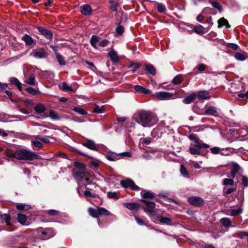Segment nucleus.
Segmentation results:
<instances>
[{"mask_svg":"<svg viewBox=\"0 0 248 248\" xmlns=\"http://www.w3.org/2000/svg\"><path fill=\"white\" fill-rule=\"evenodd\" d=\"M47 55V53L42 48L33 49L30 53L31 56L37 59L46 58Z\"/></svg>","mask_w":248,"mask_h":248,"instance_id":"0eeeda50","label":"nucleus"},{"mask_svg":"<svg viewBox=\"0 0 248 248\" xmlns=\"http://www.w3.org/2000/svg\"><path fill=\"white\" fill-rule=\"evenodd\" d=\"M155 96L158 99L161 100H168L174 99L177 98V96L175 94H173L170 92L161 91L156 92L155 94Z\"/></svg>","mask_w":248,"mask_h":248,"instance_id":"423d86ee","label":"nucleus"},{"mask_svg":"<svg viewBox=\"0 0 248 248\" xmlns=\"http://www.w3.org/2000/svg\"><path fill=\"white\" fill-rule=\"evenodd\" d=\"M141 201L145 203L146 205L150 209H148L146 208H144V211L146 213H150V215H154L155 214V212L152 210L155 208V204L153 202H151L146 200H142Z\"/></svg>","mask_w":248,"mask_h":248,"instance_id":"9b49d317","label":"nucleus"},{"mask_svg":"<svg viewBox=\"0 0 248 248\" xmlns=\"http://www.w3.org/2000/svg\"><path fill=\"white\" fill-rule=\"evenodd\" d=\"M38 30V31L46 38L48 39H51L52 38L53 34L50 31L44 29L42 27H39Z\"/></svg>","mask_w":248,"mask_h":248,"instance_id":"ddd939ff","label":"nucleus"},{"mask_svg":"<svg viewBox=\"0 0 248 248\" xmlns=\"http://www.w3.org/2000/svg\"><path fill=\"white\" fill-rule=\"evenodd\" d=\"M107 196L109 199H113L115 200H117L119 198V196L118 195V193L116 192H108Z\"/></svg>","mask_w":248,"mask_h":248,"instance_id":"37998d69","label":"nucleus"},{"mask_svg":"<svg viewBox=\"0 0 248 248\" xmlns=\"http://www.w3.org/2000/svg\"><path fill=\"white\" fill-rule=\"evenodd\" d=\"M74 175L78 182H83L85 185L92 184V181L89 179L90 174L87 171H78L75 172Z\"/></svg>","mask_w":248,"mask_h":248,"instance_id":"20e7f679","label":"nucleus"},{"mask_svg":"<svg viewBox=\"0 0 248 248\" xmlns=\"http://www.w3.org/2000/svg\"><path fill=\"white\" fill-rule=\"evenodd\" d=\"M25 82L30 85H34L35 84V76L34 75L32 74L30 75L29 77H27L26 75H25Z\"/></svg>","mask_w":248,"mask_h":248,"instance_id":"6ab92c4d","label":"nucleus"},{"mask_svg":"<svg viewBox=\"0 0 248 248\" xmlns=\"http://www.w3.org/2000/svg\"><path fill=\"white\" fill-rule=\"evenodd\" d=\"M73 110L82 115H86L87 114V112L82 108L80 107H75L73 108Z\"/></svg>","mask_w":248,"mask_h":248,"instance_id":"ea45409f","label":"nucleus"},{"mask_svg":"<svg viewBox=\"0 0 248 248\" xmlns=\"http://www.w3.org/2000/svg\"><path fill=\"white\" fill-rule=\"evenodd\" d=\"M47 213L51 216H58L59 215V212L58 211L51 209L47 211Z\"/></svg>","mask_w":248,"mask_h":248,"instance_id":"13d9d810","label":"nucleus"},{"mask_svg":"<svg viewBox=\"0 0 248 248\" xmlns=\"http://www.w3.org/2000/svg\"><path fill=\"white\" fill-rule=\"evenodd\" d=\"M93 112L96 113H103L105 112V109L103 106L100 107L99 106H95L93 108Z\"/></svg>","mask_w":248,"mask_h":248,"instance_id":"79ce46f5","label":"nucleus"},{"mask_svg":"<svg viewBox=\"0 0 248 248\" xmlns=\"http://www.w3.org/2000/svg\"><path fill=\"white\" fill-rule=\"evenodd\" d=\"M121 186L126 188H130L133 190L138 191L140 190V187L137 186L135 183L130 179H127L121 181Z\"/></svg>","mask_w":248,"mask_h":248,"instance_id":"6e6552de","label":"nucleus"},{"mask_svg":"<svg viewBox=\"0 0 248 248\" xmlns=\"http://www.w3.org/2000/svg\"><path fill=\"white\" fill-rule=\"evenodd\" d=\"M118 155H119V158H124L125 157H130L132 156L131 153L129 152H124L122 153H118Z\"/></svg>","mask_w":248,"mask_h":248,"instance_id":"3c124183","label":"nucleus"},{"mask_svg":"<svg viewBox=\"0 0 248 248\" xmlns=\"http://www.w3.org/2000/svg\"><path fill=\"white\" fill-rule=\"evenodd\" d=\"M22 39L25 42L26 45H31L33 43L32 38L30 35L26 34L22 38Z\"/></svg>","mask_w":248,"mask_h":248,"instance_id":"393cba45","label":"nucleus"},{"mask_svg":"<svg viewBox=\"0 0 248 248\" xmlns=\"http://www.w3.org/2000/svg\"><path fill=\"white\" fill-rule=\"evenodd\" d=\"M159 221L163 224H166L168 225H172L171 220L168 217L160 216L159 217Z\"/></svg>","mask_w":248,"mask_h":248,"instance_id":"a878e982","label":"nucleus"},{"mask_svg":"<svg viewBox=\"0 0 248 248\" xmlns=\"http://www.w3.org/2000/svg\"><path fill=\"white\" fill-rule=\"evenodd\" d=\"M239 133L240 134L243 135V136H245L248 135V128L247 127L246 129L241 128L239 130Z\"/></svg>","mask_w":248,"mask_h":248,"instance_id":"774afa93","label":"nucleus"},{"mask_svg":"<svg viewBox=\"0 0 248 248\" xmlns=\"http://www.w3.org/2000/svg\"><path fill=\"white\" fill-rule=\"evenodd\" d=\"M82 145L91 150L99 151L97 145L92 140H87L85 142L82 143Z\"/></svg>","mask_w":248,"mask_h":248,"instance_id":"f8f14e48","label":"nucleus"},{"mask_svg":"<svg viewBox=\"0 0 248 248\" xmlns=\"http://www.w3.org/2000/svg\"><path fill=\"white\" fill-rule=\"evenodd\" d=\"M234 184V181L232 179L225 178L223 180V185L225 186H232Z\"/></svg>","mask_w":248,"mask_h":248,"instance_id":"6e6d98bb","label":"nucleus"},{"mask_svg":"<svg viewBox=\"0 0 248 248\" xmlns=\"http://www.w3.org/2000/svg\"><path fill=\"white\" fill-rule=\"evenodd\" d=\"M197 96L200 99H207L210 98L209 92L206 91L199 92Z\"/></svg>","mask_w":248,"mask_h":248,"instance_id":"4be33fe9","label":"nucleus"},{"mask_svg":"<svg viewBox=\"0 0 248 248\" xmlns=\"http://www.w3.org/2000/svg\"><path fill=\"white\" fill-rule=\"evenodd\" d=\"M99 216H108L110 214V212L103 207H99L98 211Z\"/></svg>","mask_w":248,"mask_h":248,"instance_id":"f704fd0d","label":"nucleus"},{"mask_svg":"<svg viewBox=\"0 0 248 248\" xmlns=\"http://www.w3.org/2000/svg\"><path fill=\"white\" fill-rule=\"evenodd\" d=\"M16 107L18 108V110L23 114H28L30 113V110L28 107H27L26 108H21L18 105H16Z\"/></svg>","mask_w":248,"mask_h":248,"instance_id":"bf43d9fd","label":"nucleus"},{"mask_svg":"<svg viewBox=\"0 0 248 248\" xmlns=\"http://www.w3.org/2000/svg\"><path fill=\"white\" fill-rule=\"evenodd\" d=\"M145 69L151 74L155 75L156 73L155 69L153 65L151 64H147L145 65Z\"/></svg>","mask_w":248,"mask_h":248,"instance_id":"473e14b6","label":"nucleus"},{"mask_svg":"<svg viewBox=\"0 0 248 248\" xmlns=\"http://www.w3.org/2000/svg\"><path fill=\"white\" fill-rule=\"evenodd\" d=\"M140 67V64L139 63H133L130 65V67L132 68V73H135L137 70Z\"/></svg>","mask_w":248,"mask_h":248,"instance_id":"603ef678","label":"nucleus"},{"mask_svg":"<svg viewBox=\"0 0 248 248\" xmlns=\"http://www.w3.org/2000/svg\"><path fill=\"white\" fill-rule=\"evenodd\" d=\"M134 89L136 93H142L145 94H149L151 92V90L139 85L135 86Z\"/></svg>","mask_w":248,"mask_h":248,"instance_id":"f3484780","label":"nucleus"},{"mask_svg":"<svg viewBox=\"0 0 248 248\" xmlns=\"http://www.w3.org/2000/svg\"><path fill=\"white\" fill-rule=\"evenodd\" d=\"M205 114L213 116H217L218 113L215 107H210L205 110Z\"/></svg>","mask_w":248,"mask_h":248,"instance_id":"bb28decb","label":"nucleus"},{"mask_svg":"<svg viewBox=\"0 0 248 248\" xmlns=\"http://www.w3.org/2000/svg\"><path fill=\"white\" fill-rule=\"evenodd\" d=\"M16 209L18 210H29L31 208V206L25 203H18L16 206Z\"/></svg>","mask_w":248,"mask_h":248,"instance_id":"5701e85b","label":"nucleus"},{"mask_svg":"<svg viewBox=\"0 0 248 248\" xmlns=\"http://www.w3.org/2000/svg\"><path fill=\"white\" fill-rule=\"evenodd\" d=\"M34 109L37 113H42L46 110V108L43 104H37L35 106Z\"/></svg>","mask_w":248,"mask_h":248,"instance_id":"b1692460","label":"nucleus"},{"mask_svg":"<svg viewBox=\"0 0 248 248\" xmlns=\"http://www.w3.org/2000/svg\"><path fill=\"white\" fill-rule=\"evenodd\" d=\"M242 184L245 187L248 186V177L246 176H242Z\"/></svg>","mask_w":248,"mask_h":248,"instance_id":"69168bd1","label":"nucleus"},{"mask_svg":"<svg viewBox=\"0 0 248 248\" xmlns=\"http://www.w3.org/2000/svg\"><path fill=\"white\" fill-rule=\"evenodd\" d=\"M187 201L191 205L195 206H200L203 204V200L198 196H192L187 199Z\"/></svg>","mask_w":248,"mask_h":248,"instance_id":"9d476101","label":"nucleus"},{"mask_svg":"<svg viewBox=\"0 0 248 248\" xmlns=\"http://www.w3.org/2000/svg\"><path fill=\"white\" fill-rule=\"evenodd\" d=\"M26 91H27L29 93L35 95L37 93V91L34 89L32 87H28L26 89Z\"/></svg>","mask_w":248,"mask_h":248,"instance_id":"0e129e2a","label":"nucleus"},{"mask_svg":"<svg viewBox=\"0 0 248 248\" xmlns=\"http://www.w3.org/2000/svg\"><path fill=\"white\" fill-rule=\"evenodd\" d=\"M180 172H181V174L185 178H187L189 177L188 172L187 171L186 168L185 167V166L183 165H181Z\"/></svg>","mask_w":248,"mask_h":248,"instance_id":"e433bc0d","label":"nucleus"},{"mask_svg":"<svg viewBox=\"0 0 248 248\" xmlns=\"http://www.w3.org/2000/svg\"><path fill=\"white\" fill-rule=\"evenodd\" d=\"M137 117L140 120V124L144 127L151 126L156 122L154 114L146 110H142L137 112Z\"/></svg>","mask_w":248,"mask_h":248,"instance_id":"f03ea898","label":"nucleus"},{"mask_svg":"<svg viewBox=\"0 0 248 248\" xmlns=\"http://www.w3.org/2000/svg\"><path fill=\"white\" fill-rule=\"evenodd\" d=\"M182 81V77L181 75H177L172 79V82L174 85H178L180 84Z\"/></svg>","mask_w":248,"mask_h":248,"instance_id":"a18cd8bd","label":"nucleus"},{"mask_svg":"<svg viewBox=\"0 0 248 248\" xmlns=\"http://www.w3.org/2000/svg\"><path fill=\"white\" fill-rule=\"evenodd\" d=\"M116 31L117 35H121L124 32V28L121 25L120 23H118L116 28Z\"/></svg>","mask_w":248,"mask_h":248,"instance_id":"c03bdc74","label":"nucleus"},{"mask_svg":"<svg viewBox=\"0 0 248 248\" xmlns=\"http://www.w3.org/2000/svg\"><path fill=\"white\" fill-rule=\"evenodd\" d=\"M110 9L112 11L116 12L117 11V7L118 6V4L117 2H114L113 1H110Z\"/></svg>","mask_w":248,"mask_h":248,"instance_id":"680f3d73","label":"nucleus"},{"mask_svg":"<svg viewBox=\"0 0 248 248\" xmlns=\"http://www.w3.org/2000/svg\"><path fill=\"white\" fill-rule=\"evenodd\" d=\"M218 26L219 27L226 26V28H228L230 26L229 25L228 21L225 19L224 18H221L218 21Z\"/></svg>","mask_w":248,"mask_h":248,"instance_id":"4c0bfd02","label":"nucleus"},{"mask_svg":"<svg viewBox=\"0 0 248 248\" xmlns=\"http://www.w3.org/2000/svg\"><path fill=\"white\" fill-rule=\"evenodd\" d=\"M49 116L53 120H58L59 119V117L57 116V114L53 110H49Z\"/></svg>","mask_w":248,"mask_h":248,"instance_id":"4d7b16f0","label":"nucleus"},{"mask_svg":"<svg viewBox=\"0 0 248 248\" xmlns=\"http://www.w3.org/2000/svg\"><path fill=\"white\" fill-rule=\"evenodd\" d=\"M141 196L144 198L152 199L154 197V194L151 191H143L141 192Z\"/></svg>","mask_w":248,"mask_h":248,"instance_id":"7c9ffc66","label":"nucleus"},{"mask_svg":"<svg viewBox=\"0 0 248 248\" xmlns=\"http://www.w3.org/2000/svg\"><path fill=\"white\" fill-rule=\"evenodd\" d=\"M211 3L213 7L217 8L219 11H222V6L218 2L213 1Z\"/></svg>","mask_w":248,"mask_h":248,"instance_id":"8fccbe9b","label":"nucleus"},{"mask_svg":"<svg viewBox=\"0 0 248 248\" xmlns=\"http://www.w3.org/2000/svg\"><path fill=\"white\" fill-rule=\"evenodd\" d=\"M10 81L12 84L16 86L19 91H22V84L17 78L15 77L11 78L10 79Z\"/></svg>","mask_w":248,"mask_h":248,"instance_id":"412c9836","label":"nucleus"},{"mask_svg":"<svg viewBox=\"0 0 248 248\" xmlns=\"http://www.w3.org/2000/svg\"><path fill=\"white\" fill-rule=\"evenodd\" d=\"M1 218L4 219L5 222H6V224L7 225H11V218L10 217L6 214H4L1 215Z\"/></svg>","mask_w":248,"mask_h":248,"instance_id":"09e8293b","label":"nucleus"},{"mask_svg":"<svg viewBox=\"0 0 248 248\" xmlns=\"http://www.w3.org/2000/svg\"><path fill=\"white\" fill-rule=\"evenodd\" d=\"M17 219L19 223L22 225H25L27 217L25 215L22 214H18Z\"/></svg>","mask_w":248,"mask_h":248,"instance_id":"c756f323","label":"nucleus"},{"mask_svg":"<svg viewBox=\"0 0 248 248\" xmlns=\"http://www.w3.org/2000/svg\"><path fill=\"white\" fill-rule=\"evenodd\" d=\"M56 59L60 65H65L66 62L64 57L57 52H55Z\"/></svg>","mask_w":248,"mask_h":248,"instance_id":"cd10ccee","label":"nucleus"},{"mask_svg":"<svg viewBox=\"0 0 248 248\" xmlns=\"http://www.w3.org/2000/svg\"><path fill=\"white\" fill-rule=\"evenodd\" d=\"M233 153V150L229 148H225L221 149L220 155H230Z\"/></svg>","mask_w":248,"mask_h":248,"instance_id":"2f4dec72","label":"nucleus"},{"mask_svg":"<svg viewBox=\"0 0 248 248\" xmlns=\"http://www.w3.org/2000/svg\"><path fill=\"white\" fill-rule=\"evenodd\" d=\"M203 29V28L201 25H200L199 26H195L194 28V30L195 31V32L197 33L202 32V31Z\"/></svg>","mask_w":248,"mask_h":248,"instance_id":"338daca9","label":"nucleus"},{"mask_svg":"<svg viewBox=\"0 0 248 248\" xmlns=\"http://www.w3.org/2000/svg\"><path fill=\"white\" fill-rule=\"evenodd\" d=\"M74 165L77 168L80 169H83L85 168V165L84 163L79 162H75L74 163Z\"/></svg>","mask_w":248,"mask_h":248,"instance_id":"e2e57ef3","label":"nucleus"},{"mask_svg":"<svg viewBox=\"0 0 248 248\" xmlns=\"http://www.w3.org/2000/svg\"><path fill=\"white\" fill-rule=\"evenodd\" d=\"M98 208L97 209H94L90 208L88 209V212L90 216L93 217H98Z\"/></svg>","mask_w":248,"mask_h":248,"instance_id":"c9c22d12","label":"nucleus"},{"mask_svg":"<svg viewBox=\"0 0 248 248\" xmlns=\"http://www.w3.org/2000/svg\"><path fill=\"white\" fill-rule=\"evenodd\" d=\"M240 169V166L236 163H232V168L231 172V177L235 179L236 174Z\"/></svg>","mask_w":248,"mask_h":248,"instance_id":"dca6fc26","label":"nucleus"},{"mask_svg":"<svg viewBox=\"0 0 248 248\" xmlns=\"http://www.w3.org/2000/svg\"><path fill=\"white\" fill-rule=\"evenodd\" d=\"M138 113L137 112L135 113L132 117L131 124L133 126H134L135 124L137 123L140 124L139 122L140 120L138 117H137Z\"/></svg>","mask_w":248,"mask_h":248,"instance_id":"a19ab883","label":"nucleus"},{"mask_svg":"<svg viewBox=\"0 0 248 248\" xmlns=\"http://www.w3.org/2000/svg\"><path fill=\"white\" fill-rule=\"evenodd\" d=\"M221 148L218 147H214L210 148V151L211 153L213 154H220L221 152Z\"/></svg>","mask_w":248,"mask_h":248,"instance_id":"5fc2aeb1","label":"nucleus"},{"mask_svg":"<svg viewBox=\"0 0 248 248\" xmlns=\"http://www.w3.org/2000/svg\"><path fill=\"white\" fill-rule=\"evenodd\" d=\"M197 95L195 93H192L190 95L186 96L183 100V103L186 104H189L191 103L192 101L195 99Z\"/></svg>","mask_w":248,"mask_h":248,"instance_id":"aec40b11","label":"nucleus"},{"mask_svg":"<svg viewBox=\"0 0 248 248\" xmlns=\"http://www.w3.org/2000/svg\"><path fill=\"white\" fill-rule=\"evenodd\" d=\"M39 235L44 239L50 238L56 234V232L52 228H46L39 232Z\"/></svg>","mask_w":248,"mask_h":248,"instance_id":"1a4fd4ad","label":"nucleus"},{"mask_svg":"<svg viewBox=\"0 0 248 248\" xmlns=\"http://www.w3.org/2000/svg\"><path fill=\"white\" fill-rule=\"evenodd\" d=\"M156 8L157 11L160 13H164L166 10L164 4L159 3L157 4Z\"/></svg>","mask_w":248,"mask_h":248,"instance_id":"de8ad7c7","label":"nucleus"},{"mask_svg":"<svg viewBox=\"0 0 248 248\" xmlns=\"http://www.w3.org/2000/svg\"><path fill=\"white\" fill-rule=\"evenodd\" d=\"M38 140H31V145L35 147L41 148L42 146V143Z\"/></svg>","mask_w":248,"mask_h":248,"instance_id":"052dcab7","label":"nucleus"},{"mask_svg":"<svg viewBox=\"0 0 248 248\" xmlns=\"http://www.w3.org/2000/svg\"><path fill=\"white\" fill-rule=\"evenodd\" d=\"M106 158L111 161H115L120 159L118 153L110 152H108L106 155Z\"/></svg>","mask_w":248,"mask_h":248,"instance_id":"2eb2a0df","label":"nucleus"},{"mask_svg":"<svg viewBox=\"0 0 248 248\" xmlns=\"http://www.w3.org/2000/svg\"><path fill=\"white\" fill-rule=\"evenodd\" d=\"M109 56L110 57L111 60L113 62H117L119 61V58L116 52L113 50H111L108 53Z\"/></svg>","mask_w":248,"mask_h":248,"instance_id":"c85d7f7f","label":"nucleus"},{"mask_svg":"<svg viewBox=\"0 0 248 248\" xmlns=\"http://www.w3.org/2000/svg\"><path fill=\"white\" fill-rule=\"evenodd\" d=\"M235 58L240 61H243L246 59V56L240 52H236L234 55Z\"/></svg>","mask_w":248,"mask_h":248,"instance_id":"58836bf2","label":"nucleus"},{"mask_svg":"<svg viewBox=\"0 0 248 248\" xmlns=\"http://www.w3.org/2000/svg\"><path fill=\"white\" fill-rule=\"evenodd\" d=\"M189 138L192 141L189 148V152L192 155H200L201 154L200 149L209 148V145L203 143L202 140L198 138L195 134L190 135Z\"/></svg>","mask_w":248,"mask_h":248,"instance_id":"f257e3e1","label":"nucleus"},{"mask_svg":"<svg viewBox=\"0 0 248 248\" xmlns=\"http://www.w3.org/2000/svg\"><path fill=\"white\" fill-rule=\"evenodd\" d=\"M243 212V210L241 208H239L236 209L232 210L231 211L230 215L232 216H235L241 214Z\"/></svg>","mask_w":248,"mask_h":248,"instance_id":"49530a36","label":"nucleus"},{"mask_svg":"<svg viewBox=\"0 0 248 248\" xmlns=\"http://www.w3.org/2000/svg\"><path fill=\"white\" fill-rule=\"evenodd\" d=\"M123 205L127 209L130 210H137L139 207V204L135 203L125 202Z\"/></svg>","mask_w":248,"mask_h":248,"instance_id":"a211bd4d","label":"nucleus"},{"mask_svg":"<svg viewBox=\"0 0 248 248\" xmlns=\"http://www.w3.org/2000/svg\"><path fill=\"white\" fill-rule=\"evenodd\" d=\"M109 43L107 39H102L96 35H93L90 40V44L94 48H97L99 46L105 47Z\"/></svg>","mask_w":248,"mask_h":248,"instance_id":"39448f33","label":"nucleus"},{"mask_svg":"<svg viewBox=\"0 0 248 248\" xmlns=\"http://www.w3.org/2000/svg\"><path fill=\"white\" fill-rule=\"evenodd\" d=\"M92 8L89 4H84L81 7L80 12L84 16H89L91 14Z\"/></svg>","mask_w":248,"mask_h":248,"instance_id":"4468645a","label":"nucleus"},{"mask_svg":"<svg viewBox=\"0 0 248 248\" xmlns=\"http://www.w3.org/2000/svg\"><path fill=\"white\" fill-rule=\"evenodd\" d=\"M62 89L63 91H73V89L71 87L68 86L67 84L65 82H63L62 84Z\"/></svg>","mask_w":248,"mask_h":248,"instance_id":"864d4df0","label":"nucleus"},{"mask_svg":"<svg viewBox=\"0 0 248 248\" xmlns=\"http://www.w3.org/2000/svg\"><path fill=\"white\" fill-rule=\"evenodd\" d=\"M16 159L21 160H33L35 159H40L41 156L30 151L21 149L15 151Z\"/></svg>","mask_w":248,"mask_h":248,"instance_id":"7ed1b4c3","label":"nucleus"},{"mask_svg":"<svg viewBox=\"0 0 248 248\" xmlns=\"http://www.w3.org/2000/svg\"><path fill=\"white\" fill-rule=\"evenodd\" d=\"M220 223L225 227H230L231 226V221L228 217L222 218L220 219Z\"/></svg>","mask_w":248,"mask_h":248,"instance_id":"72a5a7b5","label":"nucleus"}]
</instances>
